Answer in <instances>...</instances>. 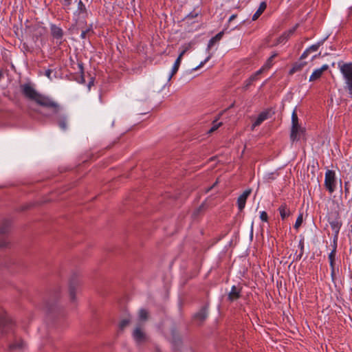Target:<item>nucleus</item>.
<instances>
[{"mask_svg": "<svg viewBox=\"0 0 352 352\" xmlns=\"http://www.w3.org/2000/svg\"><path fill=\"white\" fill-rule=\"evenodd\" d=\"M22 94L28 99L34 101L37 104L51 110L54 114L58 113L60 110V105L51 98L38 93L30 83L20 85Z\"/></svg>", "mask_w": 352, "mask_h": 352, "instance_id": "1", "label": "nucleus"}, {"mask_svg": "<svg viewBox=\"0 0 352 352\" xmlns=\"http://www.w3.org/2000/svg\"><path fill=\"white\" fill-rule=\"evenodd\" d=\"M327 221L333 232V243H336L338 239V234L342 226L340 215L338 211H331L327 215Z\"/></svg>", "mask_w": 352, "mask_h": 352, "instance_id": "2", "label": "nucleus"}, {"mask_svg": "<svg viewBox=\"0 0 352 352\" xmlns=\"http://www.w3.org/2000/svg\"><path fill=\"white\" fill-rule=\"evenodd\" d=\"M59 298V289H56L52 292L49 298L45 302V309L49 317H54V315L58 314L60 310L57 304Z\"/></svg>", "mask_w": 352, "mask_h": 352, "instance_id": "3", "label": "nucleus"}, {"mask_svg": "<svg viewBox=\"0 0 352 352\" xmlns=\"http://www.w3.org/2000/svg\"><path fill=\"white\" fill-rule=\"evenodd\" d=\"M324 186L330 193H332L335 191L336 186V177L334 170H327L326 171L324 177Z\"/></svg>", "mask_w": 352, "mask_h": 352, "instance_id": "4", "label": "nucleus"}, {"mask_svg": "<svg viewBox=\"0 0 352 352\" xmlns=\"http://www.w3.org/2000/svg\"><path fill=\"white\" fill-rule=\"evenodd\" d=\"M61 110H62V107L60 106V110L56 114V113L54 114L51 110H49V113H41L46 117L56 116V122H57L58 126L63 131H66L67 129L68 117L66 114L61 113Z\"/></svg>", "mask_w": 352, "mask_h": 352, "instance_id": "5", "label": "nucleus"}, {"mask_svg": "<svg viewBox=\"0 0 352 352\" xmlns=\"http://www.w3.org/2000/svg\"><path fill=\"white\" fill-rule=\"evenodd\" d=\"M338 67L345 79V82H352V63H338Z\"/></svg>", "mask_w": 352, "mask_h": 352, "instance_id": "6", "label": "nucleus"}, {"mask_svg": "<svg viewBox=\"0 0 352 352\" xmlns=\"http://www.w3.org/2000/svg\"><path fill=\"white\" fill-rule=\"evenodd\" d=\"M10 226V222L5 220L0 226V247L6 248L8 242L6 241V234L8 232Z\"/></svg>", "mask_w": 352, "mask_h": 352, "instance_id": "7", "label": "nucleus"}, {"mask_svg": "<svg viewBox=\"0 0 352 352\" xmlns=\"http://www.w3.org/2000/svg\"><path fill=\"white\" fill-rule=\"evenodd\" d=\"M79 283L80 282L78 276L76 274L73 275L71 277L69 283V298L72 302H75L76 300V293Z\"/></svg>", "mask_w": 352, "mask_h": 352, "instance_id": "8", "label": "nucleus"}, {"mask_svg": "<svg viewBox=\"0 0 352 352\" xmlns=\"http://www.w3.org/2000/svg\"><path fill=\"white\" fill-rule=\"evenodd\" d=\"M208 306L204 305L194 315L192 316V320L198 324H201L204 321L208 318Z\"/></svg>", "mask_w": 352, "mask_h": 352, "instance_id": "9", "label": "nucleus"}, {"mask_svg": "<svg viewBox=\"0 0 352 352\" xmlns=\"http://www.w3.org/2000/svg\"><path fill=\"white\" fill-rule=\"evenodd\" d=\"M170 342L172 344L173 350L177 351L180 349L182 344V340L180 336L179 335V333H177V330L175 328H173L171 329Z\"/></svg>", "mask_w": 352, "mask_h": 352, "instance_id": "10", "label": "nucleus"}, {"mask_svg": "<svg viewBox=\"0 0 352 352\" xmlns=\"http://www.w3.org/2000/svg\"><path fill=\"white\" fill-rule=\"evenodd\" d=\"M132 337L138 344H142L147 340L146 333L140 327H137L133 330Z\"/></svg>", "mask_w": 352, "mask_h": 352, "instance_id": "11", "label": "nucleus"}, {"mask_svg": "<svg viewBox=\"0 0 352 352\" xmlns=\"http://www.w3.org/2000/svg\"><path fill=\"white\" fill-rule=\"evenodd\" d=\"M303 133V129L299 124H292L290 140L292 142L298 141L300 140V133Z\"/></svg>", "mask_w": 352, "mask_h": 352, "instance_id": "12", "label": "nucleus"}, {"mask_svg": "<svg viewBox=\"0 0 352 352\" xmlns=\"http://www.w3.org/2000/svg\"><path fill=\"white\" fill-rule=\"evenodd\" d=\"M252 192L251 189H247L245 190L242 195H241L238 199H237V206L239 208V211H242L245 206V203L248 197L250 196V195Z\"/></svg>", "mask_w": 352, "mask_h": 352, "instance_id": "13", "label": "nucleus"}, {"mask_svg": "<svg viewBox=\"0 0 352 352\" xmlns=\"http://www.w3.org/2000/svg\"><path fill=\"white\" fill-rule=\"evenodd\" d=\"M241 287L238 288L236 286L233 285L231 288V291L228 294V300L229 302H234L241 296Z\"/></svg>", "mask_w": 352, "mask_h": 352, "instance_id": "14", "label": "nucleus"}, {"mask_svg": "<svg viewBox=\"0 0 352 352\" xmlns=\"http://www.w3.org/2000/svg\"><path fill=\"white\" fill-rule=\"evenodd\" d=\"M50 32L53 38L57 41H61L63 37V30L55 24L50 25Z\"/></svg>", "mask_w": 352, "mask_h": 352, "instance_id": "15", "label": "nucleus"}, {"mask_svg": "<svg viewBox=\"0 0 352 352\" xmlns=\"http://www.w3.org/2000/svg\"><path fill=\"white\" fill-rule=\"evenodd\" d=\"M329 69V65H323L320 68L315 69L309 77V81L313 82L318 80L322 75L323 72Z\"/></svg>", "mask_w": 352, "mask_h": 352, "instance_id": "16", "label": "nucleus"}, {"mask_svg": "<svg viewBox=\"0 0 352 352\" xmlns=\"http://www.w3.org/2000/svg\"><path fill=\"white\" fill-rule=\"evenodd\" d=\"M74 1L78 4L77 10L75 11L74 14L86 18L88 15V12L85 5L82 0H75Z\"/></svg>", "mask_w": 352, "mask_h": 352, "instance_id": "17", "label": "nucleus"}, {"mask_svg": "<svg viewBox=\"0 0 352 352\" xmlns=\"http://www.w3.org/2000/svg\"><path fill=\"white\" fill-rule=\"evenodd\" d=\"M186 52V50H183L180 54L178 56V57L177 58L173 66V68H172V71H171V73L169 75L168 78V80H170V79L172 78V77L177 72L178 69H179V65L181 64V61H182V56H184V54H185Z\"/></svg>", "mask_w": 352, "mask_h": 352, "instance_id": "18", "label": "nucleus"}, {"mask_svg": "<svg viewBox=\"0 0 352 352\" xmlns=\"http://www.w3.org/2000/svg\"><path fill=\"white\" fill-rule=\"evenodd\" d=\"M223 34L224 31H221L209 40L206 49L208 52H209L210 49L222 38Z\"/></svg>", "mask_w": 352, "mask_h": 352, "instance_id": "19", "label": "nucleus"}, {"mask_svg": "<svg viewBox=\"0 0 352 352\" xmlns=\"http://www.w3.org/2000/svg\"><path fill=\"white\" fill-rule=\"evenodd\" d=\"M269 117V111H264L261 112L257 117L255 122L253 123L252 126L256 127L261 124V123L267 120Z\"/></svg>", "mask_w": 352, "mask_h": 352, "instance_id": "20", "label": "nucleus"}, {"mask_svg": "<svg viewBox=\"0 0 352 352\" xmlns=\"http://www.w3.org/2000/svg\"><path fill=\"white\" fill-rule=\"evenodd\" d=\"M278 210L279 211L280 217L283 220L288 217L291 214L289 210L287 208V206L285 204H283L282 205H280Z\"/></svg>", "mask_w": 352, "mask_h": 352, "instance_id": "21", "label": "nucleus"}, {"mask_svg": "<svg viewBox=\"0 0 352 352\" xmlns=\"http://www.w3.org/2000/svg\"><path fill=\"white\" fill-rule=\"evenodd\" d=\"M267 8V3L265 1H263L260 3L259 7L256 12L252 16V21H256L265 11Z\"/></svg>", "mask_w": 352, "mask_h": 352, "instance_id": "22", "label": "nucleus"}, {"mask_svg": "<svg viewBox=\"0 0 352 352\" xmlns=\"http://www.w3.org/2000/svg\"><path fill=\"white\" fill-rule=\"evenodd\" d=\"M306 64H307L306 62H303V63L296 62L295 63H294V65H292V67L289 71V74L293 75L296 72L300 71L306 65Z\"/></svg>", "mask_w": 352, "mask_h": 352, "instance_id": "23", "label": "nucleus"}, {"mask_svg": "<svg viewBox=\"0 0 352 352\" xmlns=\"http://www.w3.org/2000/svg\"><path fill=\"white\" fill-rule=\"evenodd\" d=\"M336 248H337V242L336 243H333V248L332 251L330 252V254H329V260L330 267H333L335 265Z\"/></svg>", "mask_w": 352, "mask_h": 352, "instance_id": "24", "label": "nucleus"}, {"mask_svg": "<svg viewBox=\"0 0 352 352\" xmlns=\"http://www.w3.org/2000/svg\"><path fill=\"white\" fill-rule=\"evenodd\" d=\"M327 39V37L319 41L316 44H314L312 45L311 46H310L309 48H307V50H309V52L311 53V52H316L318 48L323 45L324 42L325 41V40Z\"/></svg>", "mask_w": 352, "mask_h": 352, "instance_id": "25", "label": "nucleus"}, {"mask_svg": "<svg viewBox=\"0 0 352 352\" xmlns=\"http://www.w3.org/2000/svg\"><path fill=\"white\" fill-rule=\"evenodd\" d=\"M304 238H302L300 241H299V244H298V247H299V251H300V253L296 256V258H295V260L296 261H299L301 259L303 254H304Z\"/></svg>", "mask_w": 352, "mask_h": 352, "instance_id": "26", "label": "nucleus"}, {"mask_svg": "<svg viewBox=\"0 0 352 352\" xmlns=\"http://www.w3.org/2000/svg\"><path fill=\"white\" fill-rule=\"evenodd\" d=\"M23 341L19 340V341H16L15 342L10 344L8 347L10 351H12V350H15L17 349H21L23 347Z\"/></svg>", "mask_w": 352, "mask_h": 352, "instance_id": "27", "label": "nucleus"}, {"mask_svg": "<svg viewBox=\"0 0 352 352\" xmlns=\"http://www.w3.org/2000/svg\"><path fill=\"white\" fill-rule=\"evenodd\" d=\"M73 0H60L63 8L65 11H69L71 9Z\"/></svg>", "mask_w": 352, "mask_h": 352, "instance_id": "28", "label": "nucleus"}, {"mask_svg": "<svg viewBox=\"0 0 352 352\" xmlns=\"http://www.w3.org/2000/svg\"><path fill=\"white\" fill-rule=\"evenodd\" d=\"M78 66L79 68V72L80 73V80L78 82L80 83H85V77H84L83 63L82 62H78Z\"/></svg>", "mask_w": 352, "mask_h": 352, "instance_id": "29", "label": "nucleus"}, {"mask_svg": "<svg viewBox=\"0 0 352 352\" xmlns=\"http://www.w3.org/2000/svg\"><path fill=\"white\" fill-rule=\"evenodd\" d=\"M205 210V204H201L198 208H197L192 212V217L196 218L198 217L204 210Z\"/></svg>", "mask_w": 352, "mask_h": 352, "instance_id": "30", "label": "nucleus"}, {"mask_svg": "<svg viewBox=\"0 0 352 352\" xmlns=\"http://www.w3.org/2000/svg\"><path fill=\"white\" fill-rule=\"evenodd\" d=\"M200 14V11H196V10H192L188 14H187L184 20H190L197 17Z\"/></svg>", "mask_w": 352, "mask_h": 352, "instance_id": "31", "label": "nucleus"}, {"mask_svg": "<svg viewBox=\"0 0 352 352\" xmlns=\"http://www.w3.org/2000/svg\"><path fill=\"white\" fill-rule=\"evenodd\" d=\"M256 80H257V78L252 74L250 78H248L245 81V85H244V89H248V87L252 85V83L255 81Z\"/></svg>", "mask_w": 352, "mask_h": 352, "instance_id": "32", "label": "nucleus"}, {"mask_svg": "<svg viewBox=\"0 0 352 352\" xmlns=\"http://www.w3.org/2000/svg\"><path fill=\"white\" fill-rule=\"evenodd\" d=\"M222 114H223V113H220L218 115V117L217 118V119L214 120L212 122V128H213V130L216 131L219 126H221L222 125V122H217V120L220 118V117L221 116Z\"/></svg>", "mask_w": 352, "mask_h": 352, "instance_id": "33", "label": "nucleus"}, {"mask_svg": "<svg viewBox=\"0 0 352 352\" xmlns=\"http://www.w3.org/2000/svg\"><path fill=\"white\" fill-rule=\"evenodd\" d=\"M139 318L141 320H146L148 318V312L144 309H141L139 311Z\"/></svg>", "mask_w": 352, "mask_h": 352, "instance_id": "34", "label": "nucleus"}, {"mask_svg": "<svg viewBox=\"0 0 352 352\" xmlns=\"http://www.w3.org/2000/svg\"><path fill=\"white\" fill-rule=\"evenodd\" d=\"M303 221L302 214L300 213L296 219V223L294 224V228L298 230L301 226Z\"/></svg>", "mask_w": 352, "mask_h": 352, "instance_id": "35", "label": "nucleus"}, {"mask_svg": "<svg viewBox=\"0 0 352 352\" xmlns=\"http://www.w3.org/2000/svg\"><path fill=\"white\" fill-rule=\"evenodd\" d=\"M130 322L129 318H124L122 319L119 324V328L122 330L124 329Z\"/></svg>", "mask_w": 352, "mask_h": 352, "instance_id": "36", "label": "nucleus"}, {"mask_svg": "<svg viewBox=\"0 0 352 352\" xmlns=\"http://www.w3.org/2000/svg\"><path fill=\"white\" fill-rule=\"evenodd\" d=\"M211 57H212V54H209L208 56V57H206V58L204 60L201 61L200 63V64L198 66L193 68L192 70L195 71V70L198 69L199 68L203 67L204 65V64L206 63L210 59Z\"/></svg>", "mask_w": 352, "mask_h": 352, "instance_id": "37", "label": "nucleus"}, {"mask_svg": "<svg viewBox=\"0 0 352 352\" xmlns=\"http://www.w3.org/2000/svg\"><path fill=\"white\" fill-rule=\"evenodd\" d=\"M298 123V118L296 110H294L292 114V124H297Z\"/></svg>", "mask_w": 352, "mask_h": 352, "instance_id": "38", "label": "nucleus"}, {"mask_svg": "<svg viewBox=\"0 0 352 352\" xmlns=\"http://www.w3.org/2000/svg\"><path fill=\"white\" fill-rule=\"evenodd\" d=\"M344 88L348 91L349 97L352 98V82H345Z\"/></svg>", "mask_w": 352, "mask_h": 352, "instance_id": "39", "label": "nucleus"}, {"mask_svg": "<svg viewBox=\"0 0 352 352\" xmlns=\"http://www.w3.org/2000/svg\"><path fill=\"white\" fill-rule=\"evenodd\" d=\"M288 34H286L285 32L280 36L278 37V38L277 39V43H284L286 41H287L288 39Z\"/></svg>", "mask_w": 352, "mask_h": 352, "instance_id": "40", "label": "nucleus"}, {"mask_svg": "<svg viewBox=\"0 0 352 352\" xmlns=\"http://www.w3.org/2000/svg\"><path fill=\"white\" fill-rule=\"evenodd\" d=\"M91 32V28H88L85 30H82L80 34V38L82 39L86 38L87 34Z\"/></svg>", "mask_w": 352, "mask_h": 352, "instance_id": "41", "label": "nucleus"}, {"mask_svg": "<svg viewBox=\"0 0 352 352\" xmlns=\"http://www.w3.org/2000/svg\"><path fill=\"white\" fill-rule=\"evenodd\" d=\"M260 219L261 221L267 222L268 221V215L265 211H262L260 213Z\"/></svg>", "mask_w": 352, "mask_h": 352, "instance_id": "42", "label": "nucleus"}, {"mask_svg": "<svg viewBox=\"0 0 352 352\" xmlns=\"http://www.w3.org/2000/svg\"><path fill=\"white\" fill-rule=\"evenodd\" d=\"M276 56V54H274L273 55H272L267 60V63L265 65V66H266L267 67H270V65H272V62L273 60V59Z\"/></svg>", "mask_w": 352, "mask_h": 352, "instance_id": "43", "label": "nucleus"}, {"mask_svg": "<svg viewBox=\"0 0 352 352\" xmlns=\"http://www.w3.org/2000/svg\"><path fill=\"white\" fill-rule=\"evenodd\" d=\"M276 179V177H275V173H268L266 176V179L267 180V182H271L272 180H274Z\"/></svg>", "mask_w": 352, "mask_h": 352, "instance_id": "44", "label": "nucleus"}, {"mask_svg": "<svg viewBox=\"0 0 352 352\" xmlns=\"http://www.w3.org/2000/svg\"><path fill=\"white\" fill-rule=\"evenodd\" d=\"M267 68L266 66H263L262 68H261L259 70H258L256 72H255L253 75L258 78V76L263 72V70Z\"/></svg>", "mask_w": 352, "mask_h": 352, "instance_id": "45", "label": "nucleus"}, {"mask_svg": "<svg viewBox=\"0 0 352 352\" xmlns=\"http://www.w3.org/2000/svg\"><path fill=\"white\" fill-rule=\"evenodd\" d=\"M52 70L50 69H48L45 71V75L50 79L52 80V78L51 76V74L52 73Z\"/></svg>", "mask_w": 352, "mask_h": 352, "instance_id": "46", "label": "nucleus"}, {"mask_svg": "<svg viewBox=\"0 0 352 352\" xmlns=\"http://www.w3.org/2000/svg\"><path fill=\"white\" fill-rule=\"evenodd\" d=\"M295 31H296V27H294V28H292V29L289 30L288 31L285 32V33L286 34H288V38H289V36H290L291 35H292V34L294 33V32H295Z\"/></svg>", "mask_w": 352, "mask_h": 352, "instance_id": "47", "label": "nucleus"}, {"mask_svg": "<svg viewBox=\"0 0 352 352\" xmlns=\"http://www.w3.org/2000/svg\"><path fill=\"white\" fill-rule=\"evenodd\" d=\"M331 267V276L332 280L334 281V278H335V276H336L335 267L333 266V267Z\"/></svg>", "mask_w": 352, "mask_h": 352, "instance_id": "48", "label": "nucleus"}, {"mask_svg": "<svg viewBox=\"0 0 352 352\" xmlns=\"http://www.w3.org/2000/svg\"><path fill=\"white\" fill-rule=\"evenodd\" d=\"M310 52H309V50H306L300 56V59H305L307 57L308 54H309Z\"/></svg>", "mask_w": 352, "mask_h": 352, "instance_id": "49", "label": "nucleus"}, {"mask_svg": "<svg viewBox=\"0 0 352 352\" xmlns=\"http://www.w3.org/2000/svg\"><path fill=\"white\" fill-rule=\"evenodd\" d=\"M237 15L236 14H232L230 16V17L229 18V20H228V22H231L232 21H233L234 19H235L236 18Z\"/></svg>", "mask_w": 352, "mask_h": 352, "instance_id": "50", "label": "nucleus"}, {"mask_svg": "<svg viewBox=\"0 0 352 352\" xmlns=\"http://www.w3.org/2000/svg\"><path fill=\"white\" fill-rule=\"evenodd\" d=\"M348 184H349V182H345V184H344V186H344V191H345V193H347V192H349V188L347 187Z\"/></svg>", "mask_w": 352, "mask_h": 352, "instance_id": "51", "label": "nucleus"}, {"mask_svg": "<svg viewBox=\"0 0 352 352\" xmlns=\"http://www.w3.org/2000/svg\"><path fill=\"white\" fill-rule=\"evenodd\" d=\"M155 352H162L160 349L157 346L155 347Z\"/></svg>", "mask_w": 352, "mask_h": 352, "instance_id": "52", "label": "nucleus"}, {"mask_svg": "<svg viewBox=\"0 0 352 352\" xmlns=\"http://www.w3.org/2000/svg\"><path fill=\"white\" fill-rule=\"evenodd\" d=\"M3 78V74L1 70H0V80Z\"/></svg>", "mask_w": 352, "mask_h": 352, "instance_id": "53", "label": "nucleus"}, {"mask_svg": "<svg viewBox=\"0 0 352 352\" xmlns=\"http://www.w3.org/2000/svg\"><path fill=\"white\" fill-rule=\"evenodd\" d=\"M217 184V182H215V183L208 189V190L212 189Z\"/></svg>", "mask_w": 352, "mask_h": 352, "instance_id": "54", "label": "nucleus"}, {"mask_svg": "<svg viewBox=\"0 0 352 352\" xmlns=\"http://www.w3.org/2000/svg\"><path fill=\"white\" fill-rule=\"evenodd\" d=\"M215 131V130H213V128H211V129H210V131H209V133H212V132H213V131Z\"/></svg>", "mask_w": 352, "mask_h": 352, "instance_id": "55", "label": "nucleus"}, {"mask_svg": "<svg viewBox=\"0 0 352 352\" xmlns=\"http://www.w3.org/2000/svg\"><path fill=\"white\" fill-rule=\"evenodd\" d=\"M92 83H93V82H92V81L89 82V85H88V86H89V87H90V86H91V85H92Z\"/></svg>", "mask_w": 352, "mask_h": 352, "instance_id": "56", "label": "nucleus"}, {"mask_svg": "<svg viewBox=\"0 0 352 352\" xmlns=\"http://www.w3.org/2000/svg\"><path fill=\"white\" fill-rule=\"evenodd\" d=\"M133 1H134L135 0H132Z\"/></svg>", "mask_w": 352, "mask_h": 352, "instance_id": "57", "label": "nucleus"}]
</instances>
